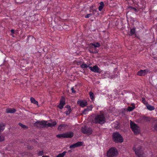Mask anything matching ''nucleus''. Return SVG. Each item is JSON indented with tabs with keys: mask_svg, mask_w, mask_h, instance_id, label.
<instances>
[{
	"mask_svg": "<svg viewBox=\"0 0 157 157\" xmlns=\"http://www.w3.org/2000/svg\"><path fill=\"white\" fill-rule=\"evenodd\" d=\"M92 122L94 123L103 124L105 122V118L103 114H98L95 116L92 120Z\"/></svg>",
	"mask_w": 157,
	"mask_h": 157,
	"instance_id": "1",
	"label": "nucleus"
},
{
	"mask_svg": "<svg viewBox=\"0 0 157 157\" xmlns=\"http://www.w3.org/2000/svg\"><path fill=\"white\" fill-rule=\"evenodd\" d=\"M113 141L116 143H121L123 142V139L121 135L118 132H114L112 135Z\"/></svg>",
	"mask_w": 157,
	"mask_h": 157,
	"instance_id": "2",
	"label": "nucleus"
},
{
	"mask_svg": "<svg viewBox=\"0 0 157 157\" xmlns=\"http://www.w3.org/2000/svg\"><path fill=\"white\" fill-rule=\"evenodd\" d=\"M130 125L131 128L135 134H137L139 133V127L137 125L130 121Z\"/></svg>",
	"mask_w": 157,
	"mask_h": 157,
	"instance_id": "3",
	"label": "nucleus"
},
{
	"mask_svg": "<svg viewBox=\"0 0 157 157\" xmlns=\"http://www.w3.org/2000/svg\"><path fill=\"white\" fill-rule=\"evenodd\" d=\"M118 154L117 151L114 147L110 148L107 153V155L108 157H113Z\"/></svg>",
	"mask_w": 157,
	"mask_h": 157,
	"instance_id": "4",
	"label": "nucleus"
},
{
	"mask_svg": "<svg viewBox=\"0 0 157 157\" xmlns=\"http://www.w3.org/2000/svg\"><path fill=\"white\" fill-rule=\"evenodd\" d=\"M81 132L84 134H87L88 135H91L93 132L91 128L88 127L86 126L82 127L81 128Z\"/></svg>",
	"mask_w": 157,
	"mask_h": 157,
	"instance_id": "5",
	"label": "nucleus"
},
{
	"mask_svg": "<svg viewBox=\"0 0 157 157\" xmlns=\"http://www.w3.org/2000/svg\"><path fill=\"white\" fill-rule=\"evenodd\" d=\"M47 121H36L34 124L35 126L39 128H45L46 123Z\"/></svg>",
	"mask_w": 157,
	"mask_h": 157,
	"instance_id": "6",
	"label": "nucleus"
},
{
	"mask_svg": "<svg viewBox=\"0 0 157 157\" xmlns=\"http://www.w3.org/2000/svg\"><path fill=\"white\" fill-rule=\"evenodd\" d=\"M90 70L95 73H101V71L97 65L94 66L93 67H89Z\"/></svg>",
	"mask_w": 157,
	"mask_h": 157,
	"instance_id": "7",
	"label": "nucleus"
},
{
	"mask_svg": "<svg viewBox=\"0 0 157 157\" xmlns=\"http://www.w3.org/2000/svg\"><path fill=\"white\" fill-rule=\"evenodd\" d=\"M141 148L140 147V149H137L135 147L133 148V149L135 151V154L138 157H144L143 153L140 151Z\"/></svg>",
	"mask_w": 157,
	"mask_h": 157,
	"instance_id": "8",
	"label": "nucleus"
},
{
	"mask_svg": "<svg viewBox=\"0 0 157 157\" xmlns=\"http://www.w3.org/2000/svg\"><path fill=\"white\" fill-rule=\"evenodd\" d=\"M77 103L82 107H84L87 105V101L85 100H80L78 101Z\"/></svg>",
	"mask_w": 157,
	"mask_h": 157,
	"instance_id": "9",
	"label": "nucleus"
},
{
	"mask_svg": "<svg viewBox=\"0 0 157 157\" xmlns=\"http://www.w3.org/2000/svg\"><path fill=\"white\" fill-rule=\"evenodd\" d=\"M148 71V70L147 69H145L143 70H140L137 72V75L139 76H144L147 74Z\"/></svg>",
	"mask_w": 157,
	"mask_h": 157,
	"instance_id": "10",
	"label": "nucleus"
},
{
	"mask_svg": "<svg viewBox=\"0 0 157 157\" xmlns=\"http://www.w3.org/2000/svg\"><path fill=\"white\" fill-rule=\"evenodd\" d=\"M83 144V142H78L73 144L71 145L70 146V148H74L76 147H78L80 146H82Z\"/></svg>",
	"mask_w": 157,
	"mask_h": 157,
	"instance_id": "11",
	"label": "nucleus"
},
{
	"mask_svg": "<svg viewBox=\"0 0 157 157\" xmlns=\"http://www.w3.org/2000/svg\"><path fill=\"white\" fill-rule=\"evenodd\" d=\"M65 138H70L74 136V133L72 132H69L67 133H64Z\"/></svg>",
	"mask_w": 157,
	"mask_h": 157,
	"instance_id": "12",
	"label": "nucleus"
},
{
	"mask_svg": "<svg viewBox=\"0 0 157 157\" xmlns=\"http://www.w3.org/2000/svg\"><path fill=\"white\" fill-rule=\"evenodd\" d=\"M92 109V105H91L88 106L87 108L85 109L82 112V113L83 114H86L88 111L91 110Z\"/></svg>",
	"mask_w": 157,
	"mask_h": 157,
	"instance_id": "13",
	"label": "nucleus"
},
{
	"mask_svg": "<svg viewBox=\"0 0 157 157\" xmlns=\"http://www.w3.org/2000/svg\"><path fill=\"white\" fill-rule=\"evenodd\" d=\"M56 124V122L55 121L52 122V123H48L47 124V123L46 125V128H47L48 127H52L55 126Z\"/></svg>",
	"mask_w": 157,
	"mask_h": 157,
	"instance_id": "14",
	"label": "nucleus"
},
{
	"mask_svg": "<svg viewBox=\"0 0 157 157\" xmlns=\"http://www.w3.org/2000/svg\"><path fill=\"white\" fill-rule=\"evenodd\" d=\"M6 111L7 113H13L16 112V110L14 108H8L6 109Z\"/></svg>",
	"mask_w": 157,
	"mask_h": 157,
	"instance_id": "15",
	"label": "nucleus"
},
{
	"mask_svg": "<svg viewBox=\"0 0 157 157\" xmlns=\"http://www.w3.org/2000/svg\"><path fill=\"white\" fill-rule=\"evenodd\" d=\"M134 35H136V28H135L131 29L130 31V34H129V35L130 36H132Z\"/></svg>",
	"mask_w": 157,
	"mask_h": 157,
	"instance_id": "16",
	"label": "nucleus"
},
{
	"mask_svg": "<svg viewBox=\"0 0 157 157\" xmlns=\"http://www.w3.org/2000/svg\"><path fill=\"white\" fill-rule=\"evenodd\" d=\"M90 45L94 46V48H95L97 47H99L101 46L100 44L98 42L91 43L90 44Z\"/></svg>",
	"mask_w": 157,
	"mask_h": 157,
	"instance_id": "17",
	"label": "nucleus"
},
{
	"mask_svg": "<svg viewBox=\"0 0 157 157\" xmlns=\"http://www.w3.org/2000/svg\"><path fill=\"white\" fill-rule=\"evenodd\" d=\"M100 6L98 7V10L101 11L104 6V3L103 2H101L100 3Z\"/></svg>",
	"mask_w": 157,
	"mask_h": 157,
	"instance_id": "18",
	"label": "nucleus"
},
{
	"mask_svg": "<svg viewBox=\"0 0 157 157\" xmlns=\"http://www.w3.org/2000/svg\"><path fill=\"white\" fill-rule=\"evenodd\" d=\"M147 109L150 111L154 110L155 109V107L153 106H152L149 104H147L146 105Z\"/></svg>",
	"mask_w": 157,
	"mask_h": 157,
	"instance_id": "19",
	"label": "nucleus"
},
{
	"mask_svg": "<svg viewBox=\"0 0 157 157\" xmlns=\"http://www.w3.org/2000/svg\"><path fill=\"white\" fill-rule=\"evenodd\" d=\"M5 124L3 123L0 124V132H2L5 129Z\"/></svg>",
	"mask_w": 157,
	"mask_h": 157,
	"instance_id": "20",
	"label": "nucleus"
},
{
	"mask_svg": "<svg viewBox=\"0 0 157 157\" xmlns=\"http://www.w3.org/2000/svg\"><path fill=\"white\" fill-rule=\"evenodd\" d=\"M89 51L90 53H97L98 52L97 51H96L95 50H93V47H92L89 48Z\"/></svg>",
	"mask_w": 157,
	"mask_h": 157,
	"instance_id": "21",
	"label": "nucleus"
},
{
	"mask_svg": "<svg viewBox=\"0 0 157 157\" xmlns=\"http://www.w3.org/2000/svg\"><path fill=\"white\" fill-rule=\"evenodd\" d=\"M67 151H64L62 153L58 154L56 157H64Z\"/></svg>",
	"mask_w": 157,
	"mask_h": 157,
	"instance_id": "22",
	"label": "nucleus"
},
{
	"mask_svg": "<svg viewBox=\"0 0 157 157\" xmlns=\"http://www.w3.org/2000/svg\"><path fill=\"white\" fill-rule=\"evenodd\" d=\"M93 15H94L95 16L97 17L99 15V13L96 10H93V13H92Z\"/></svg>",
	"mask_w": 157,
	"mask_h": 157,
	"instance_id": "23",
	"label": "nucleus"
},
{
	"mask_svg": "<svg viewBox=\"0 0 157 157\" xmlns=\"http://www.w3.org/2000/svg\"><path fill=\"white\" fill-rule=\"evenodd\" d=\"M142 119L143 120L145 121H150L151 120L150 118L147 117L143 116L142 117Z\"/></svg>",
	"mask_w": 157,
	"mask_h": 157,
	"instance_id": "24",
	"label": "nucleus"
},
{
	"mask_svg": "<svg viewBox=\"0 0 157 157\" xmlns=\"http://www.w3.org/2000/svg\"><path fill=\"white\" fill-rule=\"evenodd\" d=\"M90 97L91 99L93 100L94 98V93L91 91L89 92Z\"/></svg>",
	"mask_w": 157,
	"mask_h": 157,
	"instance_id": "25",
	"label": "nucleus"
},
{
	"mask_svg": "<svg viewBox=\"0 0 157 157\" xmlns=\"http://www.w3.org/2000/svg\"><path fill=\"white\" fill-rule=\"evenodd\" d=\"M30 101L32 103H34L35 104H38L37 101H36L35 99L31 97L30 98Z\"/></svg>",
	"mask_w": 157,
	"mask_h": 157,
	"instance_id": "26",
	"label": "nucleus"
},
{
	"mask_svg": "<svg viewBox=\"0 0 157 157\" xmlns=\"http://www.w3.org/2000/svg\"><path fill=\"white\" fill-rule=\"evenodd\" d=\"M18 124L22 128H23V129H27L28 128V127L27 126H26L25 125L22 124H21V123H19Z\"/></svg>",
	"mask_w": 157,
	"mask_h": 157,
	"instance_id": "27",
	"label": "nucleus"
},
{
	"mask_svg": "<svg viewBox=\"0 0 157 157\" xmlns=\"http://www.w3.org/2000/svg\"><path fill=\"white\" fill-rule=\"evenodd\" d=\"M81 67L82 68H87V67H89H89H90L89 66V65H87L86 64L83 63L81 65Z\"/></svg>",
	"mask_w": 157,
	"mask_h": 157,
	"instance_id": "28",
	"label": "nucleus"
},
{
	"mask_svg": "<svg viewBox=\"0 0 157 157\" xmlns=\"http://www.w3.org/2000/svg\"><path fill=\"white\" fill-rule=\"evenodd\" d=\"M153 130L154 131H157V122L155 123L153 128Z\"/></svg>",
	"mask_w": 157,
	"mask_h": 157,
	"instance_id": "29",
	"label": "nucleus"
},
{
	"mask_svg": "<svg viewBox=\"0 0 157 157\" xmlns=\"http://www.w3.org/2000/svg\"><path fill=\"white\" fill-rule=\"evenodd\" d=\"M135 108V106L134 105L132 107L129 106L127 108V110L129 111H131L133 110V109Z\"/></svg>",
	"mask_w": 157,
	"mask_h": 157,
	"instance_id": "30",
	"label": "nucleus"
},
{
	"mask_svg": "<svg viewBox=\"0 0 157 157\" xmlns=\"http://www.w3.org/2000/svg\"><path fill=\"white\" fill-rule=\"evenodd\" d=\"M56 137L58 138H61V137L65 138V135L64 133L57 135H56Z\"/></svg>",
	"mask_w": 157,
	"mask_h": 157,
	"instance_id": "31",
	"label": "nucleus"
},
{
	"mask_svg": "<svg viewBox=\"0 0 157 157\" xmlns=\"http://www.w3.org/2000/svg\"><path fill=\"white\" fill-rule=\"evenodd\" d=\"M71 111V109L68 110L67 111L65 112V113L67 115H69L70 114Z\"/></svg>",
	"mask_w": 157,
	"mask_h": 157,
	"instance_id": "32",
	"label": "nucleus"
},
{
	"mask_svg": "<svg viewBox=\"0 0 157 157\" xmlns=\"http://www.w3.org/2000/svg\"><path fill=\"white\" fill-rule=\"evenodd\" d=\"M37 154L39 156H41L44 154V152L43 151H39Z\"/></svg>",
	"mask_w": 157,
	"mask_h": 157,
	"instance_id": "33",
	"label": "nucleus"
},
{
	"mask_svg": "<svg viewBox=\"0 0 157 157\" xmlns=\"http://www.w3.org/2000/svg\"><path fill=\"white\" fill-rule=\"evenodd\" d=\"M129 9H130L131 10H134L135 12H137V9L134 7L132 6H129L128 8Z\"/></svg>",
	"mask_w": 157,
	"mask_h": 157,
	"instance_id": "34",
	"label": "nucleus"
},
{
	"mask_svg": "<svg viewBox=\"0 0 157 157\" xmlns=\"http://www.w3.org/2000/svg\"><path fill=\"white\" fill-rule=\"evenodd\" d=\"M60 105H64L65 104V101L64 100H60Z\"/></svg>",
	"mask_w": 157,
	"mask_h": 157,
	"instance_id": "35",
	"label": "nucleus"
},
{
	"mask_svg": "<svg viewBox=\"0 0 157 157\" xmlns=\"http://www.w3.org/2000/svg\"><path fill=\"white\" fill-rule=\"evenodd\" d=\"M4 140V137L2 136H0V142H2Z\"/></svg>",
	"mask_w": 157,
	"mask_h": 157,
	"instance_id": "36",
	"label": "nucleus"
},
{
	"mask_svg": "<svg viewBox=\"0 0 157 157\" xmlns=\"http://www.w3.org/2000/svg\"><path fill=\"white\" fill-rule=\"evenodd\" d=\"M15 2L17 3H21L23 2L22 0H15Z\"/></svg>",
	"mask_w": 157,
	"mask_h": 157,
	"instance_id": "37",
	"label": "nucleus"
},
{
	"mask_svg": "<svg viewBox=\"0 0 157 157\" xmlns=\"http://www.w3.org/2000/svg\"><path fill=\"white\" fill-rule=\"evenodd\" d=\"M63 105H60V104H59L58 105V107L60 109H62L63 108Z\"/></svg>",
	"mask_w": 157,
	"mask_h": 157,
	"instance_id": "38",
	"label": "nucleus"
},
{
	"mask_svg": "<svg viewBox=\"0 0 157 157\" xmlns=\"http://www.w3.org/2000/svg\"><path fill=\"white\" fill-rule=\"evenodd\" d=\"M92 13L88 14L85 16V17L86 18H89L90 16H92Z\"/></svg>",
	"mask_w": 157,
	"mask_h": 157,
	"instance_id": "39",
	"label": "nucleus"
},
{
	"mask_svg": "<svg viewBox=\"0 0 157 157\" xmlns=\"http://www.w3.org/2000/svg\"><path fill=\"white\" fill-rule=\"evenodd\" d=\"M71 90L72 93H76V91L74 90L73 87H72Z\"/></svg>",
	"mask_w": 157,
	"mask_h": 157,
	"instance_id": "40",
	"label": "nucleus"
},
{
	"mask_svg": "<svg viewBox=\"0 0 157 157\" xmlns=\"http://www.w3.org/2000/svg\"><path fill=\"white\" fill-rule=\"evenodd\" d=\"M60 125L62 128L63 127H65L68 126L66 124H61Z\"/></svg>",
	"mask_w": 157,
	"mask_h": 157,
	"instance_id": "41",
	"label": "nucleus"
},
{
	"mask_svg": "<svg viewBox=\"0 0 157 157\" xmlns=\"http://www.w3.org/2000/svg\"><path fill=\"white\" fill-rule=\"evenodd\" d=\"M66 108H67L68 110L71 109V107L69 105H67L66 106Z\"/></svg>",
	"mask_w": 157,
	"mask_h": 157,
	"instance_id": "42",
	"label": "nucleus"
},
{
	"mask_svg": "<svg viewBox=\"0 0 157 157\" xmlns=\"http://www.w3.org/2000/svg\"><path fill=\"white\" fill-rule=\"evenodd\" d=\"M62 128V127H61V125L60 124L59 126H58V130H61V128Z\"/></svg>",
	"mask_w": 157,
	"mask_h": 157,
	"instance_id": "43",
	"label": "nucleus"
},
{
	"mask_svg": "<svg viewBox=\"0 0 157 157\" xmlns=\"http://www.w3.org/2000/svg\"><path fill=\"white\" fill-rule=\"evenodd\" d=\"M10 31H11V33H12L13 34H14V33H15V30L14 29H12Z\"/></svg>",
	"mask_w": 157,
	"mask_h": 157,
	"instance_id": "44",
	"label": "nucleus"
},
{
	"mask_svg": "<svg viewBox=\"0 0 157 157\" xmlns=\"http://www.w3.org/2000/svg\"><path fill=\"white\" fill-rule=\"evenodd\" d=\"M144 100H145V98H142V101H144Z\"/></svg>",
	"mask_w": 157,
	"mask_h": 157,
	"instance_id": "45",
	"label": "nucleus"
}]
</instances>
